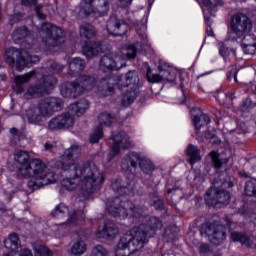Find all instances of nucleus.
Here are the masks:
<instances>
[{"mask_svg": "<svg viewBox=\"0 0 256 256\" xmlns=\"http://www.w3.org/2000/svg\"><path fill=\"white\" fill-rule=\"evenodd\" d=\"M186 155L188 157V161L190 165H195V163H199L201 160V152L197 146L190 144L186 149Z\"/></svg>", "mask_w": 256, "mask_h": 256, "instance_id": "7c9ffc66", "label": "nucleus"}, {"mask_svg": "<svg viewBox=\"0 0 256 256\" xmlns=\"http://www.w3.org/2000/svg\"><path fill=\"white\" fill-rule=\"evenodd\" d=\"M69 69L72 72L71 75L81 73V71L85 69V60L81 58H73L69 63Z\"/></svg>", "mask_w": 256, "mask_h": 256, "instance_id": "c9c22d12", "label": "nucleus"}, {"mask_svg": "<svg viewBox=\"0 0 256 256\" xmlns=\"http://www.w3.org/2000/svg\"><path fill=\"white\" fill-rule=\"evenodd\" d=\"M190 115L192 117V121L196 131H199V129H201V127H205V125H209V116L204 114L203 111H201V109L193 108L190 111Z\"/></svg>", "mask_w": 256, "mask_h": 256, "instance_id": "5701e85b", "label": "nucleus"}, {"mask_svg": "<svg viewBox=\"0 0 256 256\" xmlns=\"http://www.w3.org/2000/svg\"><path fill=\"white\" fill-rule=\"evenodd\" d=\"M227 77L229 78V73H227Z\"/></svg>", "mask_w": 256, "mask_h": 256, "instance_id": "052dcab7", "label": "nucleus"}, {"mask_svg": "<svg viewBox=\"0 0 256 256\" xmlns=\"http://www.w3.org/2000/svg\"><path fill=\"white\" fill-rule=\"evenodd\" d=\"M54 147H55V145L49 144V143H46V144L44 145V149H45L46 151H51V149H53Z\"/></svg>", "mask_w": 256, "mask_h": 256, "instance_id": "603ef678", "label": "nucleus"}, {"mask_svg": "<svg viewBox=\"0 0 256 256\" xmlns=\"http://www.w3.org/2000/svg\"><path fill=\"white\" fill-rule=\"evenodd\" d=\"M207 251H209V245L207 244H202L199 248V252L200 253H207Z\"/></svg>", "mask_w": 256, "mask_h": 256, "instance_id": "3c124183", "label": "nucleus"}, {"mask_svg": "<svg viewBox=\"0 0 256 256\" xmlns=\"http://www.w3.org/2000/svg\"><path fill=\"white\" fill-rule=\"evenodd\" d=\"M121 7H129L131 3H133V0H118Z\"/></svg>", "mask_w": 256, "mask_h": 256, "instance_id": "de8ad7c7", "label": "nucleus"}, {"mask_svg": "<svg viewBox=\"0 0 256 256\" xmlns=\"http://www.w3.org/2000/svg\"><path fill=\"white\" fill-rule=\"evenodd\" d=\"M112 140L114 141V143L110 149L109 159H112L116 155H119V153H121V150L131 149V147H133L129 136H127V133L125 132H120L119 134L112 135Z\"/></svg>", "mask_w": 256, "mask_h": 256, "instance_id": "6ab92c4d", "label": "nucleus"}, {"mask_svg": "<svg viewBox=\"0 0 256 256\" xmlns=\"http://www.w3.org/2000/svg\"><path fill=\"white\" fill-rule=\"evenodd\" d=\"M6 63L18 69V71H23L25 67H29L31 63H39V56L30 55L25 50H19L15 47H10L6 49L5 56Z\"/></svg>", "mask_w": 256, "mask_h": 256, "instance_id": "9d476101", "label": "nucleus"}, {"mask_svg": "<svg viewBox=\"0 0 256 256\" xmlns=\"http://www.w3.org/2000/svg\"><path fill=\"white\" fill-rule=\"evenodd\" d=\"M251 29H253L251 19L243 13H236L232 16L230 22L228 40L238 41V39H243V35H245V33H250Z\"/></svg>", "mask_w": 256, "mask_h": 256, "instance_id": "9b49d317", "label": "nucleus"}, {"mask_svg": "<svg viewBox=\"0 0 256 256\" xmlns=\"http://www.w3.org/2000/svg\"><path fill=\"white\" fill-rule=\"evenodd\" d=\"M12 39L15 41V43H21L20 41H22V39H26V41H29V31H27L26 27L17 29L16 31H14Z\"/></svg>", "mask_w": 256, "mask_h": 256, "instance_id": "4c0bfd02", "label": "nucleus"}, {"mask_svg": "<svg viewBox=\"0 0 256 256\" xmlns=\"http://www.w3.org/2000/svg\"><path fill=\"white\" fill-rule=\"evenodd\" d=\"M109 12V1L107 0H82L80 2V15L86 17L92 15V17H103Z\"/></svg>", "mask_w": 256, "mask_h": 256, "instance_id": "4468645a", "label": "nucleus"}, {"mask_svg": "<svg viewBox=\"0 0 256 256\" xmlns=\"http://www.w3.org/2000/svg\"><path fill=\"white\" fill-rule=\"evenodd\" d=\"M205 201L207 205L215 206L218 203L222 205H229V201H231V194L224 190H219L215 186H212L205 195Z\"/></svg>", "mask_w": 256, "mask_h": 256, "instance_id": "f3484780", "label": "nucleus"}, {"mask_svg": "<svg viewBox=\"0 0 256 256\" xmlns=\"http://www.w3.org/2000/svg\"><path fill=\"white\" fill-rule=\"evenodd\" d=\"M41 9H43V6L39 5L36 6L35 11H36V15L37 17H39V19H45V16L41 13H39V11H41Z\"/></svg>", "mask_w": 256, "mask_h": 256, "instance_id": "09e8293b", "label": "nucleus"}, {"mask_svg": "<svg viewBox=\"0 0 256 256\" xmlns=\"http://www.w3.org/2000/svg\"><path fill=\"white\" fill-rule=\"evenodd\" d=\"M205 235L213 245H221L227 239L225 226L218 223L206 224Z\"/></svg>", "mask_w": 256, "mask_h": 256, "instance_id": "a211bd4d", "label": "nucleus"}, {"mask_svg": "<svg viewBox=\"0 0 256 256\" xmlns=\"http://www.w3.org/2000/svg\"><path fill=\"white\" fill-rule=\"evenodd\" d=\"M87 109H89V101L82 99L77 103L71 104L69 106V114L76 115L77 117H81V115H85L87 113Z\"/></svg>", "mask_w": 256, "mask_h": 256, "instance_id": "cd10ccee", "label": "nucleus"}, {"mask_svg": "<svg viewBox=\"0 0 256 256\" xmlns=\"http://www.w3.org/2000/svg\"><path fill=\"white\" fill-rule=\"evenodd\" d=\"M99 126L93 129L90 135V143H99L103 138V127H111L115 123V116L109 112H102L98 116Z\"/></svg>", "mask_w": 256, "mask_h": 256, "instance_id": "dca6fc26", "label": "nucleus"}, {"mask_svg": "<svg viewBox=\"0 0 256 256\" xmlns=\"http://www.w3.org/2000/svg\"><path fill=\"white\" fill-rule=\"evenodd\" d=\"M163 69L160 68L159 73H153L151 68H148L146 73V79L148 83H163V80L165 79V76H163Z\"/></svg>", "mask_w": 256, "mask_h": 256, "instance_id": "e433bc0d", "label": "nucleus"}, {"mask_svg": "<svg viewBox=\"0 0 256 256\" xmlns=\"http://www.w3.org/2000/svg\"><path fill=\"white\" fill-rule=\"evenodd\" d=\"M4 247L15 251L21 247V242L19 241V236L17 234H10L8 238L4 240Z\"/></svg>", "mask_w": 256, "mask_h": 256, "instance_id": "f704fd0d", "label": "nucleus"}, {"mask_svg": "<svg viewBox=\"0 0 256 256\" xmlns=\"http://www.w3.org/2000/svg\"><path fill=\"white\" fill-rule=\"evenodd\" d=\"M241 47H242L243 53H245V55H255V53H256V43L242 45Z\"/></svg>", "mask_w": 256, "mask_h": 256, "instance_id": "37998d69", "label": "nucleus"}, {"mask_svg": "<svg viewBox=\"0 0 256 256\" xmlns=\"http://www.w3.org/2000/svg\"><path fill=\"white\" fill-rule=\"evenodd\" d=\"M81 219H83V209L78 211H74L69 217L68 220L64 223H55L51 226H48L44 229V235H49L52 237H65L67 235V231L71 229V227H77L79 223H81Z\"/></svg>", "mask_w": 256, "mask_h": 256, "instance_id": "f8f14e48", "label": "nucleus"}, {"mask_svg": "<svg viewBox=\"0 0 256 256\" xmlns=\"http://www.w3.org/2000/svg\"><path fill=\"white\" fill-rule=\"evenodd\" d=\"M52 73H59V71H63V66L58 63H53L49 69Z\"/></svg>", "mask_w": 256, "mask_h": 256, "instance_id": "a18cd8bd", "label": "nucleus"}, {"mask_svg": "<svg viewBox=\"0 0 256 256\" xmlns=\"http://www.w3.org/2000/svg\"><path fill=\"white\" fill-rule=\"evenodd\" d=\"M137 165H139L140 169L148 175L151 173L155 166H153V162L151 159L147 158L146 156H141L135 152H130L121 163V168L123 171H129V169H136Z\"/></svg>", "mask_w": 256, "mask_h": 256, "instance_id": "ddd939ff", "label": "nucleus"}, {"mask_svg": "<svg viewBox=\"0 0 256 256\" xmlns=\"http://www.w3.org/2000/svg\"><path fill=\"white\" fill-rule=\"evenodd\" d=\"M63 101L59 98H46L37 107L26 111L27 119L30 123H39L45 117H51L55 111H61Z\"/></svg>", "mask_w": 256, "mask_h": 256, "instance_id": "0eeeda50", "label": "nucleus"}, {"mask_svg": "<svg viewBox=\"0 0 256 256\" xmlns=\"http://www.w3.org/2000/svg\"><path fill=\"white\" fill-rule=\"evenodd\" d=\"M139 87V74L137 71H129L124 78L110 76L103 78L98 85V97H109L115 91H126L122 96V105L128 107L137 99V89Z\"/></svg>", "mask_w": 256, "mask_h": 256, "instance_id": "20e7f679", "label": "nucleus"}, {"mask_svg": "<svg viewBox=\"0 0 256 256\" xmlns=\"http://www.w3.org/2000/svg\"><path fill=\"white\" fill-rule=\"evenodd\" d=\"M71 255L81 256L87 253V244L82 239H77L73 242L70 248Z\"/></svg>", "mask_w": 256, "mask_h": 256, "instance_id": "2f4dec72", "label": "nucleus"}, {"mask_svg": "<svg viewBox=\"0 0 256 256\" xmlns=\"http://www.w3.org/2000/svg\"><path fill=\"white\" fill-rule=\"evenodd\" d=\"M119 234V228L113 222H107L104 226H99V230L96 233L98 239H104L105 237H115Z\"/></svg>", "mask_w": 256, "mask_h": 256, "instance_id": "b1692460", "label": "nucleus"}, {"mask_svg": "<svg viewBox=\"0 0 256 256\" xmlns=\"http://www.w3.org/2000/svg\"><path fill=\"white\" fill-rule=\"evenodd\" d=\"M106 29L109 35H125L128 26L123 20H119L117 17H110L106 24Z\"/></svg>", "mask_w": 256, "mask_h": 256, "instance_id": "412c9836", "label": "nucleus"}, {"mask_svg": "<svg viewBox=\"0 0 256 256\" xmlns=\"http://www.w3.org/2000/svg\"><path fill=\"white\" fill-rule=\"evenodd\" d=\"M231 239H232V241H234L236 243H241L242 245H245L246 247H249L250 249H256V244L253 243L254 238L247 237V236H245V234H243L241 232H232Z\"/></svg>", "mask_w": 256, "mask_h": 256, "instance_id": "c756f323", "label": "nucleus"}, {"mask_svg": "<svg viewBox=\"0 0 256 256\" xmlns=\"http://www.w3.org/2000/svg\"><path fill=\"white\" fill-rule=\"evenodd\" d=\"M97 35V30L91 24H82L80 26V37L82 39H93Z\"/></svg>", "mask_w": 256, "mask_h": 256, "instance_id": "72a5a7b5", "label": "nucleus"}, {"mask_svg": "<svg viewBox=\"0 0 256 256\" xmlns=\"http://www.w3.org/2000/svg\"><path fill=\"white\" fill-rule=\"evenodd\" d=\"M135 187V181H131L128 187L121 185V180L112 182V189L118 193V195H134L133 189Z\"/></svg>", "mask_w": 256, "mask_h": 256, "instance_id": "c85d7f7f", "label": "nucleus"}, {"mask_svg": "<svg viewBox=\"0 0 256 256\" xmlns=\"http://www.w3.org/2000/svg\"><path fill=\"white\" fill-rule=\"evenodd\" d=\"M209 157L216 171H219V169H222V167H225L229 163V157L224 152L211 151Z\"/></svg>", "mask_w": 256, "mask_h": 256, "instance_id": "a878e982", "label": "nucleus"}, {"mask_svg": "<svg viewBox=\"0 0 256 256\" xmlns=\"http://www.w3.org/2000/svg\"><path fill=\"white\" fill-rule=\"evenodd\" d=\"M39 79V85L30 87L25 94V98L35 97V95H43V93H49L53 91L55 85H57V78L55 76L45 74V70L29 72L24 75L15 76L14 81L16 83L15 91L17 93H23V83H27L31 77Z\"/></svg>", "mask_w": 256, "mask_h": 256, "instance_id": "39448f33", "label": "nucleus"}, {"mask_svg": "<svg viewBox=\"0 0 256 256\" xmlns=\"http://www.w3.org/2000/svg\"><path fill=\"white\" fill-rule=\"evenodd\" d=\"M240 176L248 178V177H251V174H249L247 172H240Z\"/></svg>", "mask_w": 256, "mask_h": 256, "instance_id": "864d4df0", "label": "nucleus"}, {"mask_svg": "<svg viewBox=\"0 0 256 256\" xmlns=\"http://www.w3.org/2000/svg\"><path fill=\"white\" fill-rule=\"evenodd\" d=\"M10 133L12 135H17V129H15V128L10 129Z\"/></svg>", "mask_w": 256, "mask_h": 256, "instance_id": "5fc2aeb1", "label": "nucleus"}, {"mask_svg": "<svg viewBox=\"0 0 256 256\" xmlns=\"http://www.w3.org/2000/svg\"><path fill=\"white\" fill-rule=\"evenodd\" d=\"M256 43V37L255 35L253 34H249L248 33H245L243 36H242V44L241 46L243 45H249V44H254Z\"/></svg>", "mask_w": 256, "mask_h": 256, "instance_id": "79ce46f5", "label": "nucleus"}, {"mask_svg": "<svg viewBox=\"0 0 256 256\" xmlns=\"http://www.w3.org/2000/svg\"><path fill=\"white\" fill-rule=\"evenodd\" d=\"M237 133L241 134V133H248L249 130L247 129V124H242L239 125L236 129Z\"/></svg>", "mask_w": 256, "mask_h": 256, "instance_id": "49530a36", "label": "nucleus"}, {"mask_svg": "<svg viewBox=\"0 0 256 256\" xmlns=\"http://www.w3.org/2000/svg\"><path fill=\"white\" fill-rule=\"evenodd\" d=\"M137 56V47L130 45L122 56L115 53H109L100 60L101 71H117L127 65V59H135Z\"/></svg>", "mask_w": 256, "mask_h": 256, "instance_id": "1a4fd4ad", "label": "nucleus"}, {"mask_svg": "<svg viewBox=\"0 0 256 256\" xmlns=\"http://www.w3.org/2000/svg\"><path fill=\"white\" fill-rule=\"evenodd\" d=\"M40 34L46 36V38L42 40V43L46 47H57V45H61V43L65 41V33L63 30L50 23L42 24Z\"/></svg>", "mask_w": 256, "mask_h": 256, "instance_id": "2eb2a0df", "label": "nucleus"}, {"mask_svg": "<svg viewBox=\"0 0 256 256\" xmlns=\"http://www.w3.org/2000/svg\"><path fill=\"white\" fill-rule=\"evenodd\" d=\"M162 77H164L163 83H165V82L173 83V81H175V79H177V74L175 73V70L162 69Z\"/></svg>", "mask_w": 256, "mask_h": 256, "instance_id": "ea45409f", "label": "nucleus"}, {"mask_svg": "<svg viewBox=\"0 0 256 256\" xmlns=\"http://www.w3.org/2000/svg\"><path fill=\"white\" fill-rule=\"evenodd\" d=\"M81 155V147L73 145L56 162V167L62 171H70V178H64L61 182L62 187L67 191L80 189V197L89 199V195L105 181V176L93 162H78Z\"/></svg>", "mask_w": 256, "mask_h": 256, "instance_id": "f257e3e1", "label": "nucleus"}, {"mask_svg": "<svg viewBox=\"0 0 256 256\" xmlns=\"http://www.w3.org/2000/svg\"><path fill=\"white\" fill-rule=\"evenodd\" d=\"M219 53L224 59L225 57H229V48L223 42L219 43Z\"/></svg>", "mask_w": 256, "mask_h": 256, "instance_id": "c03bdc74", "label": "nucleus"}, {"mask_svg": "<svg viewBox=\"0 0 256 256\" xmlns=\"http://www.w3.org/2000/svg\"><path fill=\"white\" fill-rule=\"evenodd\" d=\"M22 5H35V3H37V0H21Z\"/></svg>", "mask_w": 256, "mask_h": 256, "instance_id": "8fccbe9b", "label": "nucleus"}, {"mask_svg": "<svg viewBox=\"0 0 256 256\" xmlns=\"http://www.w3.org/2000/svg\"><path fill=\"white\" fill-rule=\"evenodd\" d=\"M97 81L91 76H80L73 83H65L60 86V93L66 99H75L83 95L85 91H91L95 88Z\"/></svg>", "mask_w": 256, "mask_h": 256, "instance_id": "6e6552de", "label": "nucleus"}, {"mask_svg": "<svg viewBox=\"0 0 256 256\" xmlns=\"http://www.w3.org/2000/svg\"><path fill=\"white\" fill-rule=\"evenodd\" d=\"M81 45L82 51L88 57V59L94 57V55H98V53L103 51V48H101V43L99 42H91L86 40Z\"/></svg>", "mask_w": 256, "mask_h": 256, "instance_id": "bb28decb", "label": "nucleus"}, {"mask_svg": "<svg viewBox=\"0 0 256 256\" xmlns=\"http://www.w3.org/2000/svg\"><path fill=\"white\" fill-rule=\"evenodd\" d=\"M195 179H196V181H197V179H198V181H205V178H201V177H199V176H195Z\"/></svg>", "mask_w": 256, "mask_h": 256, "instance_id": "6e6d98bb", "label": "nucleus"}, {"mask_svg": "<svg viewBox=\"0 0 256 256\" xmlns=\"http://www.w3.org/2000/svg\"><path fill=\"white\" fill-rule=\"evenodd\" d=\"M14 161L18 166L19 175L29 179L28 187L33 191L41 189L45 185H51L55 183V173L47 167V164L41 161V159H29V154L23 150H16L14 153Z\"/></svg>", "mask_w": 256, "mask_h": 256, "instance_id": "f03ea898", "label": "nucleus"}, {"mask_svg": "<svg viewBox=\"0 0 256 256\" xmlns=\"http://www.w3.org/2000/svg\"><path fill=\"white\" fill-rule=\"evenodd\" d=\"M197 2L204 13V21L207 25L206 32L209 37H213V29L211 28V20L209 15H211L212 11L215 10V5H213V3H211L209 0H197Z\"/></svg>", "mask_w": 256, "mask_h": 256, "instance_id": "4be33fe9", "label": "nucleus"}, {"mask_svg": "<svg viewBox=\"0 0 256 256\" xmlns=\"http://www.w3.org/2000/svg\"><path fill=\"white\" fill-rule=\"evenodd\" d=\"M109 255V252L105 247L101 245L94 246L92 249L91 256H107Z\"/></svg>", "mask_w": 256, "mask_h": 256, "instance_id": "a19ab883", "label": "nucleus"}, {"mask_svg": "<svg viewBox=\"0 0 256 256\" xmlns=\"http://www.w3.org/2000/svg\"><path fill=\"white\" fill-rule=\"evenodd\" d=\"M73 123H75V117L70 113H65L53 118L48 123V128L51 131H57L59 129H69V127H73Z\"/></svg>", "mask_w": 256, "mask_h": 256, "instance_id": "aec40b11", "label": "nucleus"}, {"mask_svg": "<svg viewBox=\"0 0 256 256\" xmlns=\"http://www.w3.org/2000/svg\"><path fill=\"white\" fill-rule=\"evenodd\" d=\"M106 211L112 217H119L120 219H142L145 208L137 207L134 203L125 201L123 197H116L108 200L106 203Z\"/></svg>", "mask_w": 256, "mask_h": 256, "instance_id": "423d86ee", "label": "nucleus"}, {"mask_svg": "<svg viewBox=\"0 0 256 256\" xmlns=\"http://www.w3.org/2000/svg\"><path fill=\"white\" fill-rule=\"evenodd\" d=\"M147 20H144L143 23L136 24V33L140 37L143 45H141V51L147 53L151 50V44L147 40Z\"/></svg>", "mask_w": 256, "mask_h": 256, "instance_id": "393cba45", "label": "nucleus"}, {"mask_svg": "<svg viewBox=\"0 0 256 256\" xmlns=\"http://www.w3.org/2000/svg\"><path fill=\"white\" fill-rule=\"evenodd\" d=\"M173 191H175V189H173V190L168 189V191H167L168 195H170V193H173Z\"/></svg>", "mask_w": 256, "mask_h": 256, "instance_id": "4d7b16f0", "label": "nucleus"}, {"mask_svg": "<svg viewBox=\"0 0 256 256\" xmlns=\"http://www.w3.org/2000/svg\"><path fill=\"white\" fill-rule=\"evenodd\" d=\"M228 187H233V183L229 182Z\"/></svg>", "mask_w": 256, "mask_h": 256, "instance_id": "13d9d810", "label": "nucleus"}, {"mask_svg": "<svg viewBox=\"0 0 256 256\" xmlns=\"http://www.w3.org/2000/svg\"><path fill=\"white\" fill-rule=\"evenodd\" d=\"M163 227V222L157 217H151L148 225L141 224L133 227L130 231L124 233L116 246V256H129L145 247L149 239L155 235L157 229Z\"/></svg>", "mask_w": 256, "mask_h": 256, "instance_id": "7ed1b4c3", "label": "nucleus"}, {"mask_svg": "<svg viewBox=\"0 0 256 256\" xmlns=\"http://www.w3.org/2000/svg\"><path fill=\"white\" fill-rule=\"evenodd\" d=\"M67 215H69V208L63 203H60L51 211V217L59 221L65 219Z\"/></svg>", "mask_w": 256, "mask_h": 256, "instance_id": "473e14b6", "label": "nucleus"}, {"mask_svg": "<svg viewBox=\"0 0 256 256\" xmlns=\"http://www.w3.org/2000/svg\"><path fill=\"white\" fill-rule=\"evenodd\" d=\"M222 186H223V187H226V186H227V184H226L225 182H223V183H222Z\"/></svg>", "mask_w": 256, "mask_h": 256, "instance_id": "bf43d9fd", "label": "nucleus"}, {"mask_svg": "<svg viewBox=\"0 0 256 256\" xmlns=\"http://www.w3.org/2000/svg\"><path fill=\"white\" fill-rule=\"evenodd\" d=\"M33 249L36 256H53V252L41 244H34Z\"/></svg>", "mask_w": 256, "mask_h": 256, "instance_id": "58836bf2", "label": "nucleus"}]
</instances>
